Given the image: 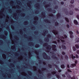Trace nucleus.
<instances>
[{
	"label": "nucleus",
	"mask_w": 79,
	"mask_h": 79,
	"mask_svg": "<svg viewBox=\"0 0 79 79\" xmlns=\"http://www.w3.org/2000/svg\"><path fill=\"white\" fill-rule=\"evenodd\" d=\"M75 47H76L77 48H79V46L77 44L75 45Z\"/></svg>",
	"instance_id": "41"
},
{
	"label": "nucleus",
	"mask_w": 79,
	"mask_h": 79,
	"mask_svg": "<svg viewBox=\"0 0 79 79\" xmlns=\"http://www.w3.org/2000/svg\"><path fill=\"white\" fill-rule=\"evenodd\" d=\"M60 57H61V59L62 60H63V56H60Z\"/></svg>",
	"instance_id": "62"
},
{
	"label": "nucleus",
	"mask_w": 79,
	"mask_h": 79,
	"mask_svg": "<svg viewBox=\"0 0 79 79\" xmlns=\"http://www.w3.org/2000/svg\"><path fill=\"white\" fill-rule=\"evenodd\" d=\"M60 67L62 69H64L65 68V65L64 64H62L60 65Z\"/></svg>",
	"instance_id": "18"
},
{
	"label": "nucleus",
	"mask_w": 79,
	"mask_h": 79,
	"mask_svg": "<svg viewBox=\"0 0 79 79\" xmlns=\"http://www.w3.org/2000/svg\"><path fill=\"white\" fill-rule=\"evenodd\" d=\"M46 69H47L45 68H42V70H46Z\"/></svg>",
	"instance_id": "56"
},
{
	"label": "nucleus",
	"mask_w": 79,
	"mask_h": 79,
	"mask_svg": "<svg viewBox=\"0 0 79 79\" xmlns=\"http://www.w3.org/2000/svg\"><path fill=\"white\" fill-rule=\"evenodd\" d=\"M65 59L67 60H68V56H67V55H66L65 56Z\"/></svg>",
	"instance_id": "36"
},
{
	"label": "nucleus",
	"mask_w": 79,
	"mask_h": 79,
	"mask_svg": "<svg viewBox=\"0 0 79 79\" xmlns=\"http://www.w3.org/2000/svg\"><path fill=\"white\" fill-rule=\"evenodd\" d=\"M7 30H8V31H9V32L10 33H11V32L10 31V28H9V26H7Z\"/></svg>",
	"instance_id": "34"
},
{
	"label": "nucleus",
	"mask_w": 79,
	"mask_h": 79,
	"mask_svg": "<svg viewBox=\"0 0 79 79\" xmlns=\"http://www.w3.org/2000/svg\"><path fill=\"white\" fill-rule=\"evenodd\" d=\"M37 5V7L38 8H39V6H40V4L39 3H37V4L35 5Z\"/></svg>",
	"instance_id": "28"
},
{
	"label": "nucleus",
	"mask_w": 79,
	"mask_h": 79,
	"mask_svg": "<svg viewBox=\"0 0 79 79\" xmlns=\"http://www.w3.org/2000/svg\"><path fill=\"white\" fill-rule=\"evenodd\" d=\"M35 18L36 20H38V19H39V18L37 17V16H35Z\"/></svg>",
	"instance_id": "57"
},
{
	"label": "nucleus",
	"mask_w": 79,
	"mask_h": 79,
	"mask_svg": "<svg viewBox=\"0 0 79 79\" xmlns=\"http://www.w3.org/2000/svg\"><path fill=\"white\" fill-rule=\"evenodd\" d=\"M62 55H65L66 53H65L64 52V51H63V52H62Z\"/></svg>",
	"instance_id": "46"
},
{
	"label": "nucleus",
	"mask_w": 79,
	"mask_h": 79,
	"mask_svg": "<svg viewBox=\"0 0 79 79\" xmlns=\"http://www.w3.org/2000/svg\"><path fill=\"white\" fill-rule=\"evenodd\" d=\"M60 4H61V5H64V2H61Z\"/></svg>",
	"instance_id": "59"
},
{
	"label": "nucleus",
	"mask_w": 79,
	"mask_h": 79,
	"mask_svg": "<svg viewBox=\"0 0 79 79\" xmlns=\"http://www.w3.org/2000/svg\"><path fill=\"white\" fill-rule=\"evenodd\" d=\"M76 66V64H71L70 65L71 68H74V66Z\"/></svg>",
	"instance_id": "11"
},
{
	"label": "nucleus",
	"mask_w": 79,
	"mask_h": 79,
	"mask_svg": "<svg viewBox=\"0 0 79 79\" xmlns=\"http://www.w3.org/2000/svg\"><path fill=\"white\" fill-rule=\"evenodd\" d=\"M69 27H70L69 25L67 24V28H69Z\"/></svg>",
	"instance_id": "49"
},
{
	"label": "nucleus",
	"mask_w": 79,
	"mask_h": 79,
	"mask_svg": "<svg viewBox=\"0 0 79 79\" xmlns=\"http://www.w3.org/2000/svg\"><path fill=\"white\" fill-rule=\"evenodd\" d=\"M75 10H76L77 11H79V9H77V8H75Z\"/></svg>",
	"instance_id": "50"
},
{
	"label": "nucleus",
	"mask_w": 79,
	"mask_h": 79,
	"mask_svg": "<svg viewBox=\"0 0 79 79\" xmlns=\"http://www.w3.org/2000/svg\"><path fill=\"white\" fill-rule=\"evenodd\" d=\"M50 16H52V17H55V15L53 14H50Z\"/></svg>",
	"instance_id": "35"
},
{
	"label": "nucleus",
	"mask_w": 79,
	"mask_h": 79,
	"mask_svg": "<svg viewBox=\"0 0 79 79\" xmlns=\"http://www.w3.org/2000/svg\"><path fill=\"white\" fill-rule=\"evenodd\" d=\"M73 22L74 24H75L76 25H77V24H78V22H77V21L76 20H75L73 21Z\"/></svg>",
	"instance_id": "14"
},
{
	"label": "nucleus",
	"mask_w": 79,
	"mask_h": 79,
	"mask_svg": "<svg viewBox=\"0 0 79 79\" xmlns=\"http://www.w3.org/2000/svg\"><path fill=\"white\" fill-rule=\"evenodd\" d=\"M69 7H70V8H74V6L73 5H69Z\"/></svg>",
	"instance_id": "38"
},
{
	"label": "nucleus",
	"mask_w": 79,
	"mask_h": 79,
	"mask_svg": "<svg viewBox=\"0 0 79 79\" xmlns=\"http://www.w3.org/2000/svg\"><path fill=\"white\" fill-rule=\"evenodd\" d=\"M75 64H77V60H75Z\"/></svg>",
	"instance_id": "64"
},
{
	"label": "nucleus",
	"mask_w": 79,
	"mask_h": 79,
	"mask_svg": "<svg viewBox=\"0 0 79 79\" xmlns=\"http://www.w3.org/2000/svg\"><path fill=\"white\" fill-rule=\"evenodd\" d=\"M2 36L4 37V38H3V39H5V38H6V36L5 35H2Z\"/></svg>",
	"instance_id": "48"
},
{
	"label": "nucleus",
	"mask_w": 79,
	"mask_h": 79,
	"mask_svg": "<svg viewBox=\"0 0 79 79\" xmlns=\"http://www.w3.org/2000/svg\"><path fill=\"white\" fill-rule=\"evenodd\" d=\"M73 51H76V47H75V46L73 47Z\"/></svg>",
	"instance_id": "31"
},
{
	"label": "nucleus",
	"mask_w": 79,
	"mask_h": 79,
	"mask_svg": "<svg viewBox=\"0 0 79 79\" xmlns=\"http://www.w3.org/2000/svg\"><path fill=\"white\" fill-rule=\"evenodd\" d=\"M4 33L6 35H7L8 34V32H7V31H5Z\"/></svg>",
	"instance_id": "40"
},
{
	"label": "nucleus",
	"mask_w": 79,
	"mask_h": 79,
	"mask_svg": "<svg viewBox=\"0 0 79 79\" xmlns=\"http://www.w3.org/2000/svg\"><path fill=\"white\" fill-rule=\"evenodd\" d=\"M39 50L38 49H37L34 51L35 52L37 55H39Z\"/></svg>",
	"instance_id": "10"
},
{
	"label": "nucleus",
	"mask_w": 79,
	"mask_h": 79,
	"mask_svg": "<svg viewBox=\"0 0 79 79\" xmlns=\"http://www.w3.org/2000/svg\"><path fill=\"white\" fill-rule=\"evenodd\" d=\"M70 3H71V4H73V3H74V0H72L71 1Z\"/></svg>",
	"instance_id": "33"
},
{
	"label": "nucleus",
	"mask_w": 79,
	"mask_h": 79,
	"mask_svg": "<svg viewBox=\"0 0 79 79\" xmlns=\"http://www.w3.org/2000/svg\"><path fill=\"white\" fill-rule=\"evenodd\" d=\"M69 33L70 34V36L71 39H73L74 38V36L73 34V33L72 31H69Z\"/></svg>",
	"instance_id": "6"
},
{
	"label": "nucleus",
	"mask_w": 79,
	"mask_h": 79,
	"mask_svg": "<svg viewBox=\"0 0 79 79\" xmlns=\"http://www.w3.org/2000/svg\"><path fill=\"white\" fill-rule=\"evenodd\" d=\"M43 32L44 33L42 34V35H45V34L48 33V30L47 29H45L44 30Z\"/></svg>",
	"instance_id": "8"
},
{
	"label": "nucleus",
	"mask_w": 79,
	"mask_h": 79,
	"mask_svg": "<svg viewBox=\"0 0 79 79\" xmlns=\"http://www.w3.org/2000/svg\"><path fill=\"white\" fill-rule=\"evenodd\" d=\"M65 21H66L67 23H69V19H68V18L66 17H65Z\"/></svg>",
	"instance_id": "24"
},
{
	"label": "nucleus",
	"mask_w": 79,
	"mask_h": 79,
	"mask_svg": "<svg viewBox=\"0 0 79 79\" xmlns=\"http://www.w3.org/2000/svg\"><path fill=\"white\" fill-rule=\"evenodd\" d=\"M52 65L53 66H55V67L56 69L58 70V72H59V73H61V70L60 69H59V67H58V66L57 65H56L55 64H52Z\"/></svg>",
	"instance_id": "1"
},
{
	"label": "nucleus",
	"mask_w": 79,
	"mask_h": 79,
	"mask_svg": "<svg viewBox=\"0 0 79 79\" xmlns=\"http://www.w3.org/2000/svg\"><path fill=\"white\" fill-rule=\"evenodd\" d=\"M69 13L70 15H73V11L72 10H70Z\"/></svg>",
	"instance_id": "23"
},
{
	"label": "nucleus",
	"mask_w": 79,
	"mask_h": 79,
	"mask_svg": "<svg viewBox=\"0 0 79 79\" xmlns=\"http://www.w3.org/2000/svg\"><path fill=\"white\" fill-rule=\"evenodd\" d=\"M48 11H49V13H48V17H49V18L50 17V13H49V12H50V8L49 7L48 8Z\"/></svg>",
	"instance_id": "43"
},
{
	"label": "nucleus",
	"mask_w": 79,
	"mask_h": 79,
	"mask_svg": "<svg viewBox=\"0 0 79 79\" xmlns=\"http://www.w3.org/2000/svg\"><path fill=\"white\" fill-rule=\"evenodd\" d=\"M56 46L55 44H53L52 46V50H53V51H56Z\"/></svg>",
	"instance_id": "5"
},
{
	"label": "nucleus",
	"mask_w": 79,
	"mask_h": 79,
	"mask_svg": "<svg viewBox=\"0 0 79 79\" xmlns=\"http://www.w3.org/2000/svg\"><path fill=\"white\" fill-rule=\"evenodd\" d=\"M52 13L55 14L56 13V10H52Z\"/></svg>",
	"instance_id": "30"
},
{
	"label": "nucleus",
	"mask_w": 79,
	"mask_h": 79,
	"mask_svg": "<svg viewBox=\"0 0 79 79\" xmlns=\"http://www.w3.org/2000/svg\"><path fill=\"white\" fill-rule=\"evenodd\" d=\"M68 72H71V73H72V71H71L69 69H68Z\"/></svg>",
	"instance_id": "58"
},
{
	"label": "nucleus",
	"mask_w": 79,
	"mask_h": 79,
	"mask_svg": "<svg viewBox=\"0 0 79 79\" xmlns=\"http://www.w3.org/2000/svg\"><path fill=\"white\" fill-rule=\"evenodd\" d=\"M67 77L69 79H76L75 76H73V77H71V75L70 74H68L67 75Z\"/></svg>",
	"instance_id": "7"
},
{
	"label": "nucleus",
	"mask_w": 79,
	"mask_h": 79,
	"mask_svg": "<svg viewBox=\"0 0 79 79\" xmlns=\"http://www.w3.org/2000/svg\"><path fill=\"white\" fill-rule=\"evenodd\" d=\"M60 39H64V37L63 36H60Z\"/></svg>",
	"instance_id": "45"
},
{
	"label": "nucleus",
	"mask_w": 79,
	"mask_h": 79,
	"mask_svg": "<svg viewBox=\"0 0 79 79\" xmlns=\"http://www.w3.org/2000/svg\"><path fill=\"white\" fill-rule=\"evenodd\" d=\"M59 25V23L57 22H56L55 23V26H58Z\"/></svg>",
	"instance_id": "25"
},
{
	"label": "nucleus",
	"mask_w": 79,
	"mask_h": 79,
	"mask_svg": "<svg viewBox=\"0 0 79 79\" xmlns=\"http://www.w3.org/2000/svg\"><path fill=\"white\" fill-rule=\"evenodd\" d=\"M25 22V23L26 24H28V23H29V22H28V21H26Z\"/></svg>",
	"instance_id": "54"
},
{
	"label": "nucleus",
	"mask_w": 79,
	"mask_h": 79,
	"mask_svg": "<svg viewBox=\"0 0 79 79\" xmlns=\"http://www.w3.org/2000/svg\"><path fill=\"white\" fill-rule=\"evenodd\" d=\"M27 73H28V74H29L30 75H32V72L30 71H27Z\"/></svg>",
	"instance_id": "29"
},
{
	"label": "nucleus",
	"mask_w": 79,
	"mask_h": 79,
	"mask_svg": "<svg viewBox=\"0 0 79 79\" xmlns=\"http://www.w3.org/2000/svg\"><path fill=\"white\" fill-rule=\"evenodd\" d=\"M34 33H35V34H38V31H35L34 32Z\"/></svg>",
	"instance_id": "47"
},
{
	"label": "nucleus",
	"mask_w": 79,
	"mask_h": 79,
	"mask_svg": "<svg viewBox=\"0 0 79 79\" xmlns=\"http://www.w3.org/2000/svg\"><path fill=\"white\" fill-rule=\"evenodd\" d=\"M51 73L52 74H53V75H54V74H56V72L55 71H53L51 72Z\"/></svg>",
	"instance_id": "22"
},
{
	"label": "nucleus",
	"mask_w": 79,
	"mask_h": 79,
	"mask_svg": "<svg viewBox=\"0 0 79 79\" xmlns=\"http://www.w3.org/2000/svg\"><path fill=\"white\" fill-rule=\"evenodd\" d=\"M39 41L40 43H41V44H43V41H42V40L41 39H39Z\"/></svg>",
	"instance_id": "37"
},
{
	"label": "nucleus",
	"mask_w": 79,
	"mask_h": 79,
	"mask_svg": "<svg viewBox=\"0 0 79 79\" xmlns=\"http://www.w3.org/2000/svg\"><path fill=\"white\" fill-rule=\"evenodd\" d=\"M65 14L66 15H69V13H68V11H65Z\"/></svg>",
	"instance_id": "39"
},
{
	"label": "nucleus",
	"mask_w": 79,
	"mask_h": 79,
	"mask_svg": "<svg viewBox=\"0 0 79 79\" xmlns=\"http://www.w3.org/2000/svg\"><path fill=\"white\" fill-rule=\"evenodd\" d=\"M71 58L72 59H73V60H74V58H76V56H74V55H73V54H72Z\"/></svg>",
	"instance_id": "19"
},
{
	"label": "nucleus",
	"mask_w": 79,
	"mask_h": 79,
	"mask_svg": "<svg viewBox=\"0 0 79 79\" xmlns=\"http://www.w3.org/2000/svg\"><path fill=\"white\" fill-rule=\"evenodd\" d=\"M27 5H29V8H31V4H30V3H27Z\"/></svg>",
	"instance_id": "51"
},
{
	"label": "nucleus",
	"mask_w": 79,
	"mask_h": 79,
	"mask_svg": "<svg viewBox=\"0 0 79 79\" xmlns=\"http://www.w3.org/2000/svg\"><path fill=\"white\" fill-rule=\"evenodd\" d=\"M58 8V5H56L54 7V9H55L56 10V9H57Z\"/></svg>",
	"instance_id": "32"
},
{
	"label": "nucleus",
	"mask_w": 79,
	"mask_h": 79,
	"mask_svg": "<svg viewBox=\"0 0 79 79\" xmlns=\"http://www.w3.org/2000/svg\"><path fill=\"white\" fill-rule=\"evenodd\" d=\"M52 55H52V58H53V59H55V60H59V58H58V57L55 56L56 55H55V54L54 53V52H52Z\"/></svg>",
	"instance_id": "3"
},
{
	"label": "nucleus",
	"mask_w": 79,
	"mask_h": 79,
	"mask_svg": "<svg viewBox=\"0 0 79 79\" xmlns=\"http://www.w3.org/2000/svg\"><path fill=\"white\" fill-rule=\"evenodd\" d=\"M44 5V6L45 8H47L48 6L50 7V3H49L48 4H47V2L46 1H44L43 3Z\"/></svg>",
	"instance_id": "4"
},
{
	"label": "nucleus",
	"mask_w": 79,
	"mask_h": 79,
	"mask_svg": "<svg viewBox=\"0 0 79 79\" xmlns=\"http://www.w3.org/2000/svg\"><path fill=\"white\" fill-rule=\"evenodd\" d=\"M48 46V53H49L50 52V45H49Z\"/></svg>",
	"instance_id": "52"
},
{
	"label": "nucleus",
	"mask_w": 79,
	"mask_h": 79,
	"mask_svg": "<svg viewBox=\"0 0 79 79\" xmlns=\"http://www.w3.org/2000/svg\"><path fill=\"white\" fill-rule=\"evenodd\" d=\"M77 54H79V50H78L77 51Z\"/></svg>",
	"instance_id": "63"
},
{
	"label": "nucleus",
	"mask_w": 79,
	"mask_h": 79,
	"mask_svg": "<svg viewBox=\"0 0 79 79\" xmlns=\"http://www.w3.org/2000/svg\"><path fill=\"white\" fill-rule=\"evenodd\" d=\"M75 41L76 42H79V38H76L75 40Z\"/></svg>",
	"instance_id": "21"
},
{
	"label": "nucleus",
	"mask_w": 79,
	"mask_h": 79,
	"mask_svg": "<svg viewBox=\"0 0 79 79\" xmlns=\"http://www.w3.org/2000/svg\"><path fill=\"white\" fill-rule=\"evenodd\" d=\"M62 49L63 50H65V49H66V46H64V45H62Z\"/></svg>",
	"instance_id": "16"
},
{
	"label": "nucleus",
	"mask_w": 79,
	"mask_h": 79,
	"mask_svg": "<svg viewBox=\"0 0 79 79\" xmlns=\"http://www.w3.org/2000/svg\"><path fill=\"white\" fill-rule=\"evenodd\" d=\"M53 44H57V42L56 41H53L52 42Z\"/></svg>",
	"instance_id": "42"
},
{
	"label": "nucleus",
	"mask_w": 79,
	"mask_h": 79,
	"mask_svg": "<svg viewBox=\"0 0 79 79\" xmlns=\"http://www.w3.org/2000/svg\"><path fill=\"white\" fill-rule=\"evenodd\" d=\"M48 45V43H45L43 44V46L44 47H47Z\"/></svg>",
	"instance_id": "20"
},
{
	"label": "nucleus",
	"mask_w": 79,
	"mask_h": 79,
	"mask_svg": "<svg viewBox=\"0 0 79 79\" xmlns=\"http://www.w3.org/2000/svg\"><path fill=\"white\" fill-rule=\"evenodd\" d=\"M30 44H31V45H32L33 44V42H30V43H29Z\"/></svg>",
	"instance_id": "60"
},
{
	"label": "nucleus",
	"mask_w": 79,
	"mask_h": 79,
	"mask_svg": "<svg viewBox=\"0 0 79 79\" xmlns=\"http://www.w3.org/2000/svg\"><path fill=\"white\" fill-rule=\"evenodd\" d=\"M64 37H65V38H67V35H66V34H64Z\"/></svg>",
	"instance_id": "53"
},
{
	"label": "nucleus",
	"mask_w": 79,
	"mask_h": 79,
	"mask_svg": "<svg viewBox=\"0 0 79 79\" xmlns=\"http://www.w3.org/2000/svg\"><path fill=\"white\" fill-rule=\"evenodd\" d=\"M55 76L58 79H59V78H60V76H59L58 74H55Z\"/></svg>",
	"instance_id": "26"
},
{
	"label": "nucleus",
	"mask_w": 79,
	"mask_h": 79,
	"mask_svg": "<svg viewBox=\"0 0 79 79\" xmlns=\"http://www.w3.org/2000/svg\"><path fill=\"white\" fill-rule=\"evenodd\" d=\"M52 32L54 34V35H57V34H58V32L57 31L56 32V30H52Z\"/></svg>",
	"instance_id": "9"
},
{
	"label": "nucleus",
	"mask_w": 79,
	"mask_h": 79,
	"mask_svg": "<svg viewBox=\"0 0 79 79\" xmlns=\"http://www.w3.org/2000/svg\"><path fill=\"white\" fill-rule=\"evenodd\" d=\"M77 18L78 19H79V15H77Z\"/></svg>",
	"instance_id": "55"
},
{
	"label": "nucleus",
	"mask_w": 79,
	"mask_h": 79,
	"mask_svg": "<svg viewBox=\"0 0 79 79\" xmlns=\"http://www.w3.org/2000/svg\"><path fill=\"white\" fill-rule=\"evenodd\" d=\"M43 56L44 60H47L48 59V56L46 53L45 52L43 53Z\"/></svg>",
	"instance_id": "2"
},
{
	"label": "nucleus",
	"mask_w": 79,
	"mask_h": 79,
	"mask_svg": "<svg viewBox=\"0 0 79 79\" xmlns=\"http://www.w3.org/2000/svg\"><path fill=\"white\" fill-rule=\"evenodd\" d=\"M61 16V14L60 13H58L56 15V17H57V18H60Z\"/></svg>",
	"instance_id": "12"
},
{
	"label": "nucleus",
	"mask_w": 79,
	"mask_h": 79,
	"mask_svg": "<svg viewBox=\"0 0 79 79\" xmlns=\"http://www.w3.org/2000/svg\"><path fill=\"white\" fill-rule=\"evenodd\" d=\"M44 21L45 23H48H48H50V20L47 19H45L44 20Z\"/></svg>",
	"instance_id": "13"
},
{
	"label": "nucleus",
	"mask_w": 79,
	"mask_h": 79,
	"mask_svg": "<svg viewBox=\"0 0 79 79\" xmlns=\"http://www.w3.org/2000/svg\"><path fill=\"white\" fill-rule=\"evenodd\" d=\"M41 15L43 16H44V17L45 15V12L44 11H43L41 12Z\"/></svg>",
	"instance_id": "17"
},
{
	"label": "nucleus",
	"mask_w": 79,
	"mask_h": 79,
	"mask_svg": "<svg viewBox=\"0 0 79 79\" xmlns=\"http://www.w3.org/2000/svg\"><path fill=\"white\" fill-rule=\"evenodd\" d=\"M76 58H79V56L77 54L76 55Z\"/></svg>",
	"instance_id": "61"
},
{
	"label": "nucleus",
	"mask_w": 79,
	"mask_h": 79,
	"mask_svg": "<svg viewBox=\"0 0 79 79\" xmlns=\"http://www.w3.org/2000/svg\"><path fill=\"white\" fill-rule=\"evenodd\" d=\"M39 47H40V45L39 44H37L35 45V47L36 48H39Z\"/></svg>",
	"instance_id": "27"
},
{
	"label": "nucleus",
	"mask_w": 79,
	"mask_h": 79,
	"mask_svg": "<svg viewBox=\"0 0 79 79\" xmlns=\"http://www.w3.org/2000/svg\"><path fill=\"white\" fill-rule=\"evenodd\" d=\"M44 40L45 42H48V40H49L48 39V37L45 38H44Z\"/></svg>",
	"instance_id": "15"
},
{
	"label": "nucleus",
	"mask_w": 79,
	"mask_h": 79,
	"mask_svg": "<svg viewBox=\"0 0 79 79\" xmlns=\"http://www.w3.org/2000/svg\"><path fill=\"white\" fill-rule=\"evenodd\" d=\"M60 40L62 42H65V41L64 40H63L60 39Z\"/></svg>",
	"instance_id": "44"
}]
</instances>
